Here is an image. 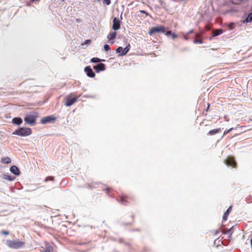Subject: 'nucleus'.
Masks as SVG:
<instances>
[{
  "label": "nucleus",
  "instance_id": "1",
  "mask_svg": "<svg viewBox=\"0 0 252 252\" xmlns=\"http://www.w3.org/2000/svg\"><path fill=\"white\" fill-rule=\"evenodd\" d=\"M6 244L9 248L13 249H20L24 247L25 245L24 242L21 241L19 239L13 240H7L6 241Z\"/></svg>",
  "mask_w": 252,
  "mask_h": 252
},
{
  "label": "nucleus",
  "instance_id": "2",
  "mask_svg": "<svg viewBox=\"0 0 252 252\" xmlns=\"http://www.w3.org/2000/svg\"><path fill=\"white\" fill-rule=\"evenodd\" d=\"M32 133V130L31 128L27 127H21L19 129L16 130L13 133V134L21 136H27L31 135Z\"/></svg>",
  "mask_w": 252,
  "mask_h": 252
},
{
  "label": "nucleus",
  "instance_id": "3",
  "mask_svg": "<svg viewBox=\"0 0 252 252\" xmlns=\"http://www.w3.org/2000/svg\"><path fill=\"white\" fill-rule=\"evenodd\" d=\"M117 200L118 201L121 202L124 205H126L127 204L130 203L131 202L133 201V198L131 196L126 194H123L119 196Z\"/></svg>",
  "mask_w": 252,
  "mask_h": 252
},
{
  "label": "nucleus",
  "instance_id": "4",
  "mask_svg": "<svg viewBox=\"0 0 252 252\" xmlns=\"http://www.w3.org/2000/svg\"><path fill=\"white\" fill-rule=\"evenodd\" d=\"M79 96H74L73 94H70L65 98V105L66 106H70L72 105L75 102H76Z\"/></svg>",
  "mask_w": 252,
  "mask_h": 252
},
{
  "label": "nucleus",
  "instance_id": "5",
  "mask_svg": "<svg viewBox=\"0 0 252 252\" xmlns=\"http://www.w3.org/2000/svg\"><path fill=\"white\" fill-rule=\"evenodd\" d=\"M165 31V27L163 26H160L152 28L148 32L150 35H153L156 33L162 32L164 33Z\"/></svg>",
  "mask_w": 252,
  "mask_h": 252
},
{
  "label": "nucleus",
  "instance_id": "6",
  "mask_svg": "<svg viewBox=\"0 0 252 252\" xmlns=\"http://www.w3.org/2000/svg\"><path fill=\"white\" fill-rule=\"evenodd\" d=\"M224 163L227 166H230L233 168H236L237 163L233 157H227L224 160Z\"/></svg>",
  "mask_w": 252,
  "mask_h": 252
},
{
  "label": "nucleus",
  "instance_id": "7",
  "mask_svg": "<svg viewBox=\"0 0 252 252\" xmlns=\"http://www.w3.org/2000/svg\"><path fill=\"white\" fill-rule=\"evenodd\" d=\"M36 119V116L27 115L24 118L26 123L31 125H34Z\"/></svg>",
  "mask_w": 252,
  "mask_h": 252
},
{
  "label": "nucleus",
  "instance_id": "8",
  "mask_svg": "<svg viewBox=\"0 0 252 252\" xmlns=\"http://www.w3.org/2000/svg\"><path fill=\"white\" fill-rule=\"evenodd\" d=\"M55 120L56 118L55 117L49 116L42 118L40 121V123L42 124H45L52 121H55Z\"/></svg>",
  "mask_w": 252,
  "mask_h": 252
},
{
  "label": "nucleus",
  "instance_id": "9",
  "mask_svg": "<svg viewBox=\"0 0 252 252\" xmlns=\"http://www.w3.org/2000/svg\"><path fill=\"white\" fill-rule=\"evenodd\" d=\"M120 28V21L117 18L115 17L113 20L112 29L117 31Z\"/></svg>",
  "mask_w": 252,
  "mask_h": 252
},
{
  "label": "nucleus",
  "instance_id": "10",
  "mask_svg": "<svg viewBox=\"0 0 252 252\" xmlns=\"http://www.w3.org/2000/svg\"><path fill=\"white\" fill-rule=\"evenodd\" d=\"M96 72L105 70V65L102 63H99L93 67Z\"/></svg>",
  "mask_w": 252,
  "mask_h": 252
},
{
  "label": "nucleus",
  "instance_id": "11",
  "mask_svg": "<svg viewBox=\"0 0 252 252\" xmlns=\"http://www.w3.org/2000/svg\"><path fill=\"white\" fill-rule=\"evenodd\" d=\"M84 71L88 77L93 78L95 76V73L93 72L90 66H86L84 68Z\"/></svg>",
  "mask_w": 252,
  "mask_h": 252
},
{
  "label": "nucleus",
  "instance_id": "12",
  "mask_svg": "<svg viewBox=\"0 0 252 252\" xmlns=\"http://www.w3.org/2000/svg\"><path fill=\"white\" fill-rule=\"evenodd\" d=\"M10 171L16 175H19L20 173L18 168L15 165H13L10 167Z\"/></svg>",
  "mask_w": 252,
  "mask_h": 252
},
{
  "label": "nucleus",
  "instance_id": "13",
  "mask_svg": "<svg viewBox=\"0 0 252 252\" xmlns=\"http://www.w3.org/2000/svg\"><path fill=\"white\" fill-rule=\"evenodd\" d=\"M220 130H221L220 128L212 129L208 132L207 135H215L217 133H219V132H220Z\"/></svg>",
  "mask_w": 252,
  "mask_h": 252
},
{
  "label": "nucleus",
  "instance_id": "14",
  "mask_svg": "<svg viewBox=\"0 0 252 252\" xmlns=\"http://www.w3.org/2000/svg\"><path fill=\"white\" fill-rule=\"evenodd\" d=\"M116 35H117L116 32H110L107 35V37L109 40H111L114 39L116 37Z\"/></svg>",
  "mask_w": 252,
  "mask_h": 252
},
{
  "label": "nucleus",
  "instance_id": "15",
  "mask_svg": "<svg viewBox=\"0 0 252 252\" xmlns=\"http://www.w3.org/2000/svg\"><path fill=\"white\" fill-rule=\"evenodd\" d=\"M12 122L15 124L19 125L22 123L23 121L21 118L16 117L12 119Z\"/></svg>",
  "mask_w": 252,
  "mask_h": 252
},
{
  "label": "nucleus",
  "instance_id": "16",
  "mask_svg": "<svg viewBox=\"0 0 252 252\" xmlns=\"http://www.w3.org/2000/svg\"><path fill=\"white\" fill-rule=\"evenodd\" d=\"M223 32V31L221 29H217L213 32V36H216L221 34Z\"/></svg>",
  "mask_w": 252,
  "mask_h": 252
},
{
  "label": "nucleus",
  "instance_id": "17",
  "mask_svg": "<svg viewBox=\"0 0 252 252\" xmlns=\"http://www.w3.org/2000/svg\"><path fill=\"white\" fill-rule=\"evenodd\" d=\"M232 210V206H230L228 209L226 210V211L225 212V213L223 215V219L224 220H226L227 219V216L228 215L229 212L231 211Z\"/></svg>",
  "mask_w": 252,
  "mask_h": 252
},
{
  "label": "nucleus",
  "instance_id": "18",
  "mask_svg": "<svg viewBox=\"0 0 252 252\" xmlns=\"http://www.w3.org/2000/svg\"><path fill=\"white\" fill-rule=\"evenodd\" d=\"M1 162L2 163H9L11 162V159L8 157H4L1 158Z\"/></svg>",
  "mask_w": 252,
  "mask_h": 252
},
{
  "label": "nucleus",
  "instance_id": "19",
  "mask_svg": "<svg viewBox=\"0 0 252 252\" xmlns=\"http://www.w3.org/2000/svg\"><path fill=\"white\" fill-rule=\"evenodd\" d=\"M130 49V45H128L126 48L124 49L123 52L120 54L121 56H124L127 54Z\"/></svg>",
  "mask_w": 252,
  "mask_h": 252
},
{
  "label": "nucleus",
  "instance_id": "20",
  "mask_svg": "<svg viewBox=\"0 0 252 252\" xmlns=\"http://www.w3.org/2000/svg\"><path fill=\"white\" fill-rule=\"evenodd\" d=\"M231 2L234 4H239L241 2L245 1L246 0H230Z\"/></svg>",
  "mask_w": 252,
  "mask_h": 252
},
{
  "label": "nucleus",
  "instance_id": "21",
  "mask_svg": "<svg viewBox=\"0 0 252 252\" xmlns=\"http://www.w3.org/2000/svg\"><path fill=\"white\" fill-rule=\"evenodd\" d=\"M101 61H104V60H100V59L98 58H92L91 60V62H92V63H99Z\"/></svg>",
  "mask_w": 252,
  "mask_h": 252
},
{
  "label": "nucleus",
  "instance_id": "22",
  "mask_svg": "<svg viewBox=\"0 0 252 252\" xmlns=\"http://www.w3.org/2000/svg\"><path fill=\"white\" fill-rule=\"evenodd\" d=\"M252 20V12L250 13L246 19V22H250Z\"/></svg>",
  "mask_w": 252,
  "mask_h": 252
},
{
  "label": "nucleus",
  "instance_id": "23",
  "mask_svg": "<svg viewBox=\"0 0 252 252\" xmlns=\"http://www.w3.org/2000/svg\"><path fill=\"white\" fill-rule=\"evenodd\" d=\"M54 178L53 176H48L45 179V182H47L48 181H54Z\"/></svg>",
  "mask_w": 252,
  "mask_h": 252
},
{
  "label": "nucleus",
  "instance_id": "24",
  "mask_svg": "<svg viewBox=\"0 0 252 252\" xmlns=\"http://www.w3.org/2000/svg\"><path fill=\"white\" fill-rule=\"evenodd\" d=\"M124 49L122 47H119L116 49V52L118 53H122V52H123Z\"/></svg>",
  "mask_w": 252,
  "mask_h": 252
},
{
  "label": "nucleus",
  "instance_id": "25",
  "mask_svg": "<svg viewBox=\"0 0 252 252\" xmlns=\"http://www.w3.org/2000/svg\"><path fill=\"white\" fill-rule=\"evenodd\" d=\"M233 129V128L231 127V128H229V129L224 131V132H223V135H225L226 134H227L228 133L230 132Z\"/></svg>",
  "mask_w": 252,
  "mask_h": 252
},
{
  "label": "nucleus",
  "instance_id": "26",
  "mask_svg": "<svg viewBox=\"0 0 252 252\" xmlns=\"http://www.w3.org/2000/svg\"><path fill=\"white\" fill-rule=\"evenodd\" d=\"M103 3L108 5L111 3V0H103Z\"/></svg>",
  "mask_w": 252,
  "mask_h": 252
},
{
  "label": "nucleus",
  "instance_id": "27",
  "mask_svg": "<svg viewBox=\"0 0 252 252\" xmlns=\"http://www.w3.org/2000/svg\"><path fill=\"white\" fill-rule=\"evenodd\" d=\"M104 49L106 51H109L110 50V48L109 46L107 44L104 45Z\"/></svg>",
  "mask_w": 252,
  "mask_h": 252
},
{
  "label": "nucleus",
  "instance_id": "28",
  "mask_svg": "<svg viewBox=\"0 0 252 252\" xmlns=\"http://www.w3.org/2000/svg\"><path fill=\"white\" fill-rule=\"evenodd\" d=\"M194 43H199V44H201L202 43V40L201 39H195L194 40Z\"/></svg>",
  "mask_w": 252,
  "mask_h": 252
},
{
  "label": "nucleus",
  "instance_id": "29",
  "mask_svg": "<svg viewBox=\"0 0 252 252\" xmlns=\"http://www.w3.org/2000/svg\"><path fill=\"white\" fill-rule=\"evenodd\" d=\"M53 250L51 248H48L44 250L43 252H52Z\"/></svg>",
  "mask_w": 252,
  "mask_h": 252
},
{
  "label": "nucleus",
  "instance_id": "30",
  "mask_svg": "<svg viewBox=\"0 0 252 252\" xmlns=\"http://www.w3.org/2000/svg\"><path fill=\"white\" fill-rule=\"evenodd\" d=\"M1 233L3 235H7L9 234V232L8 231L3 230L1 232Z\"/></svg>",
  "mask_w": 252,
  "mask_h": 252
},
{
  "label": "nucleus",
  "instance_id": "31",
  "mask_svg": "<svg viewBox=\"0 0 252 252\" xmlns=\"http://www.w3.org/2000/svg\"><path fill=\"white\" fill-rule=\"evenodd\" d=\"M111 190V188H106L105 189V191H106V193L109 195V191Z\"/></svg>",
  "mask_w": 252,
  "mask_h": 252
},
{
  "label": "nucleus",
  "instance_id": "32",
  "mask_svg": "<svg viewBox=\"0 0 252 252\" xmlns=\"http://www.w3.org/2000/svg\"><path fill=\"white\" fill-rule=\"evenodd\" d=\"M3 178L6 180H12L13 179L10 178L9 176L4 175Z\"/></svg>",
  "mask_w": 252,
  "mask_h": 252
},
{
  "label": "nucleus",
  "instance_id": "33",
  "mask_svg": "<svg viewBox=\"0 0 252 252\" xmlns=\"http://www.w3.org/2000/svg\"><path fill=\"white\" fill-rule=\"evenodd\" d=\"M228 27L230 29L232 30L234 28V24L233 23L229 24Z\"/></svg>",
  "mask_w": 252,
  "mask_h": 252
},
{
  "label": "nucleus",
  "instance_id": "34",
  "mask_svg": "<svg viewBox=\"0 0 252 252\" xmlns=\"http://www.w3.org/2000/svg\"><path fill=\"white\" fill-rule=\"evenodd\" d=\"M90 42H91V40H90V39L86 40L84 43H82V45H83L85 44H89V43H90Z\"/></svg>",
  "mask_w": 252,
  "mask_h": 252
},
{
  "label": "nucleus",
  "instance_id": "35",
  "mask_svg": "<svg viewBox=\"0 0 252 252\" xmlns=\"http://www.w3.org/2000/svg\"><path fill=\"white\" fill-rule=\"evenodd\" d=\"M140 12L146 14V16H148L149 15V14L146 11H145V10H141L140 11Z\"/></svg>",
  "mask_w": 252,
  "mask_h": 252
},
{
  "label": "nucleus",
  "instance_id": "36",
  "mask_svg": "<svg viewBox=\"0 0 252 252\" xmlns=\"http://www.w3.org/2000/svg\"><path fill=\"white\" fill-rule=\"evenodd\" d=\"M172 36V37L173 38H175L177 37V35L176 34H175V33H173L172 34H171Z\"/></svg>",
  "mask_w": 252,
  "mask_h": 252
},
{
  "label": "nucleus",
  "instance_id": "37",
  "mask_svg": "<svg viewBox=\"0 0 252 252\" xmlns=\"http://www.w3.org/2000/svg\"><path fill=\"white\" fill-rule=\"evenodd\" d=\"M171 34H172V32L170 31H167L165 33L166 35H170Z\"/></svg>",
  "mask_w": 252,
  "mask_h": 252
},
{
  "label": "nucleus",
  "instance_id": "38",
  "mask_svg": "<svg viewBox=\"0 0 252 252\" xmlns=\"http://www.w3.org/2000/svg\"><path fill=\"white\" fill-rule=\"evenodd\" d=\"M193 32V31L192 30H190L188 33H187V35H188L190 33H192Z\"/></svg>",
  "mask_w": 252,
  "mask_h": 252
},
{
  "label": "nucleus",
  "instance_id": "39",
  "mask_svg": "<svg viewBox=\"0 0 252 252\" xmlns=\"http://www.w3.org/2000/svg\"><path fill=\"white\" fill-rule=\"evenodd\" d=\"M195 36H196V37L199 38V37H200V36H201V34H200V33H197V34L195 35Z\"/></svg>",
  "mask_w": 252,
  "mask_h": 252
},
{
  "label": "nucleus",
  "instance_id": "40",
  "mask_svg": "<svg viewBox=\"0 0 252 252\" xmlns=\"http://www.w3.org/2000/svg\"><path fill=\"white\" fill-rule=\"evenodd\" d=\"M188 35H187V34H185V35H184V38H185L186 40H187V39H188Z\"/></svg>",
  "mask_w": 252,
  "mask_h": 252
},
{
  "label": "nucleus",
  "instance_id": "41",
  "mask_svg": "<svg viewBox=\"0 0 252 252\" xmlns=\"http://www.w3.org/2000/svg\"><path fill=\"white\" fill-rule=\"evenodd\" d=\"M209 106H210V104L208 103V107H207V108L206 109V111H207L208 110Z\"/></svg>",
  "mask_w": 252,
  "mask_h": 252
},
{
  "label": "nucleus",
  "instance_id": "42",
  "mask_svg": "<svg viewBox=\"0 0 252 252\" xmlns=\"http://www.w3.org/2000/svg\"><path fill=\"white\" fill-rule=\"evenodd\" d=\"M35 0H31V1H32V2H33V1H34Z\"/></svg>",
  "mask_w": 252,
  "mask_h": 252
},
{
  "label": "nucleus",
  "instance_id": "43",
  "mask_svg": "<svg viewBox=\"0 0 252 252\" xmlns=\"http://www.w3.org/2000/svg\"><path fill=\"white\" fill-rule=\"evenodd\" d=\"M100 0H97V1H100Z\"/></svg>",
  "mask_w": 252,
  "mask_h": 252
}]
</instances>
